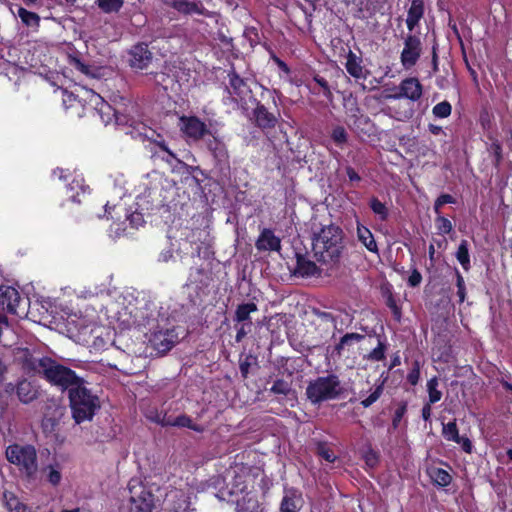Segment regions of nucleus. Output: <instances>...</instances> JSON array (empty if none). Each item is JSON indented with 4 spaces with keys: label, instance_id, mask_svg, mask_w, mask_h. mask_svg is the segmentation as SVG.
<instances>
[{
    "label": "nucleus",
    "instance_id": "nucleus-51",
    "mask_svg": "<svg viewBox=\"0 0 512 512\" xmlns=\"http://www.w3.org/2000/svg\"><path fill=\"white\" fill-rule=\"evenodd\" d=\"M407 407H408V404L406 401H400L397 404V407H396L393 417H392V426L394 429L399 427L400 422L402 421L404 415L407 412Z\"/></svg>",
    "mask_w": 512,
    "mask_h": 512
},
{
    "label": "nucleus",
    "instance_id": "nucleus-38",
    "mask_svg": "<svg viewBox=\"0 0 512 512\" xmlns=\"http://www.w3.org/2000/svg\"><path fill=\"white\" fill-rule=\"evenodd\" d=\"M387 343L385 337H378L377 346L369 352L367 359L370 361L380 362L386 358Z\"/></svg>",
    "mask_w": 512,
    "mask_h": 512
},
{
    "label": "nucleus",
    "instance_id": "nucleus-36",
    "mask_svg": "<svg viewBox=\"0 0 512 512\" xmlns=\"http://www.w3.org/2000/svg\"><path fill=\"white\" fill-rule=\"evenodd\" d=\"M490 156L492 157V165L494 168L499 169L503 161V148L499 140L495 139L487 148Z\"/></svg>",
    "mask_w": 512,
    "mask_h": 512
},
{
    "label": "nucleus",
    "instance_id": "nucleus-58",
    "mask_svg": "<svg viewBox=\"0 0 512 512\" xmlns=\"http://www.w3.org/2000/svg\"><path fill=\"white\" fill-rule=\"evenodd\" d=\"M422 281V275L417 268H413L411 274L408 277L407 284L410 287H417Z\"/></svg>",
    "mask_w": 512,
    "mask_h": 512
},
{
    "label": "nucleus",
    "instance_id": "nucleus-2",
    "mask_svg": "<svg viewBox=\"0 0 512 512\" xmlns=\"http://www.w3.org/2000/svg\"><path fill=\"white\" fill-rule=\"evenodd\" d=\"M68 399L71 415L76 424L91 421L101 407L99 397L87 388L83 378L68 391Z\"/></svg>",
    "mask_w": 512,
    "mask_h": 512
},
{
    "label": "nucleus",
    "instance_id": "nucleus-23",
    "mask_svg": "<svg viewBox=\"0 0 512 512\" xmlns=\"http://www.w3.org/2000/svg\"><path fill=\"white\" fill-rule=\"evenodd\" d=\"M306 87L313 94H322L326 99L330 101L333 99V93L327 79H325L319 73H313L312 82L306 83Z\"/></svg>",
    "mask_w": 512,
    "mask_h": 512
},
{
    "label": "nucleus",
    "instance_id": "nucleus-48",
    "mask_svg": "<svg viewBox=\"0 0 512 512\" xmlns=\"http://www.w3.org/2000/svg\"><path fill=\"white\" fill-rule=\"evenodd\" d=\"M331 139L340 148H342L348 141V134L344 127L336 126L331 132Z\"/></svg>",
    "mask_w": 512,
    "mask_h": 512
},
{
    "label": "nucleus",
    "instance_id": "nucleus-15",
    "mask_svg": "<svg viewBox=\"0 0 512 512\" xmlns=\"http://www.w3.org/2000/svg\"><path fill=\"white\" fill-rule=\"evenodd\" d=\"M190 243L193 246V255L203 259H209L213 254L212 239L209 232L196 229L191 234Z\"/></svg>",
    "mask_w": 512,
    "mask_h": 512
},
{
    "label": "nucleus",
    "instance_id": "nucleus-25",
    "mask_svg": "<svg viewBox=\"0 0 512 512\" xmlns=\"http://www.w3.org/2000/svg\"><path fill=\"white\" fill-rule=\"evenodd\" d=\"M424 1L412 0L408 10L406 25L409 31H413L424 15Z\"/></svg>",
    "mask_w": 512,
    "mask_h": 512
},
{
    "label": "nucleus",
    "instance_id": "nucleus-33",
    "mask_svg": "<svg viewBox=\"0 0 512 512\" xmlns=\"http://www.w3.org/2000/svg\"><path fill=\"white\" fill-rule=\"evenodd\" d=\"M167 424L171 427L188 428L198 433H202L204 431V427L202 425L194 423L191 417L186 414L174 417L173 422H168Z\"/></svg>",
    "mask_w": 512,
    "mask_h": 512
},
{
    "label": "nucleus",
    "instance_id": "nucleus-50",
    "mask_svg": "<svg viewBox=\"0 0 512 512\" xmlns=\"http://www.w3.org/2000/svg\"><path fill=\"white\" fill-rule=\"evenodd\" d=\"M244 37L248 40L251 47H255L261 42V34L254 26H246L244 29Z\"/></svg>",
    "mask_w": 512,
    "mask_h": 512
},
{
    "label": "nucleus",
    "instance_id": "nucleus-44",
    "mask_svg": "<svg viewBox=\"0 0 512 512\" xmlns=\"http://www.w3.org/2000/svg\"><path fill=\"white\" fill-rule=\"evenodd\" d=\"M364 338L365 336L359 333H346L335 345V351L340 355L346 345H351L353 342H360Z\"/></svg>",
    "mask_w": 512,
    "mask_h": 512
},
{
    "label": "nucleus",
    "instance_id": "nucleus-28",
    "mask_svg": "<svg viewBox=\"0 0 512 512\" xmlns=\"http://www.w3.org/2000/svg\"><path fill=\"white\" fill-rule=\"evenodd\" d=\"M171 72V67L165 65L162 71L155 72L153 75L154 82L161 86L165 91L172 89L173 86L178 82L177 76L175 74H171Z\"/></svg>",
    "mask_w": 512,
    "mask_h": 512
},
{
    "label": "nucleus",
    "instance_id": "nucleus-8",
    "mask_svg": "<svg viewBox=\"0 0 512 512\" xmlns=\"http://www.w3.org/2000/svg\"><path fill=\"white\" fill-rule=\"evenodd\" d=\"M228 84L225 91L228 94L230 102L240 105L244 108L247 105V98L254 97L249 85V79L241 77L234 68L228 71Z\"/></svg>",
    "mask_w": 512,
    "mask_h": 512
},
{
    "label": "nucleus",
    "instance_id": "nucleus-46",
    "mask_svg": "<svg viewBox=\"0 0 512 512\" xmlns=\"http://www.w3.org/2000/svg\"><path fill=\"white\" fill-rule=\"evenodd\" d=\"M452 113V105L449 101L443 100L432 108V114L435 118H448Z\"/></svg>",
    "mask_w": 512,
    "mask_h": 512
},
{
    "label": "nucleus",
    "instance_id": "nucleus-61",
    "mask_svg": "<svg viewBox=\"0 0 512 512\" xmlns=\"http://www.w3.org/2000/svg\"><path fill=\"white\" fill-rule=\"evenodd\" d=\"M240 324H241V326L239 328H237L236 335H235V341L238 343L241 342L251 330L250 329L251 327H249V324H247V323H240Z\"/></svg>",
    "mask_w": 512,
    "mask_h": 512
},
{
    "label": "nucleus",
    "instance_id": "nucleus-4",
    "mask_svg": "<svg viewBox=\"0 0 512 512\" xmlns=\"http://www.w3.org/2000/svg\"><path fill=\"white\" fill-rule=\"evenodd\" d=\"M341 394V381L339 376L333 373L317 377L306 387V396L313 404L337 399Z\"/></svg>",
    "mask_w": 512,
    "mask_h": 512
},
{
    "label": "nucleus",
    "instance_id": "nucleus-22",
    "mask_svg": "<svg viewBox=\"0 0 512 512\" xmlns=\"http://www.w3.org/2000/svg\"><path fill=\"white\" fill-rule=\"evenodd\" d=\"M149 342L159 353H166L174 346L172 332L170 330L156 331L151 334Z\"/></svg>",
    "mask_w": 512,
    "mask_h": 512
},
{
    "label": "nucleus",
    "instance_id": "nucleus-24",
    "mask_svg": "<svg viewBox=\"0 0 512 512\" xmlns=\"http://www.w3.org/2000/svg\"><path fill=\"white\" fill-rule=\"evenodd\" d=\"M427 475L432 484L439 488L449 486L453 480L452 475L447 470L435 466L427 468Z\"/></svg>",
    "mask_w": 512,
    "mask_h": 512
},
{
    "label": "nucleus",
    "instance_id": "nucleus-21",
    "mask_svg": "<svg viewBox=\"0 0 512 512\" xmlns=\"http://www.w3.org/2000/svg\"><path fill=\"white\" fill-rule=\"evenodd\" d=\"M320 273L321 270L314 261L308 259L305 254L296 253V267L294 269L296 276L311 277Z\"/></svg>",
    "mask_w": 512,
    "mask_h": 512
},
{
    "label": "nucleus",
    "instance_id": "nucleus-14",
    "mask_svg": "<svg viewBox=\"0 0 512 512\" xmlns=\"http://www.w3.org/2000/svg\"><path fill=\"white\" fill-rule=\"evenodd\" d=\"M128 62L132 69L144 70L153 59V53L150 51L148 44L144 42L136 43L128 51Z\"/></svg>",
    "mask_w": 512,
    "mask_h": 512
},
{
    "label": "nucleus",
    "instance_id": "nucleus-54",
    "mask_svg": "<svg viewBox=\"0 0 512 512\" xmlns=\"http://www.w3.org/2000/svg\"><path fill=\"white\" fill-rule=\"evenodd\" d=\"M456 275V286H457V295L459 297V303H463L466 299V286L465 281L462 274L459 272L457 268H455Z\"/></svg>",
    "mask_w": 512,
    "mask_h": 512
},
{
    "label": "nucleus",
    "instance_id": "nucleus-9",
    "mask_svg": "<svg viewBox=\"0 0 512 512\" xmlns=\"http://www.w3.org/2000/svg\"><path fill=\"white\" fill-rule=\"evenodd\" d=\"M26 300L17 288L10 285L0 286V312L21 316L26 314Z\"/></svg>",
    "mask_w": 512,
    "mask_h": 512
},
{
    "label": "nucleus",
    "instance_id": "nucleus-59",
    "mask_svg": "<svg viewBox=\"0 0 512 512\" xmlns=\"http://www.w3.org/2000/svg\"><path fill=\"white\" fill-rule=\"evenodd\" d=\"M454 442L459 444L465 453H467V454L472 453L473 445H472L471 440L467 436L459 435L458 441H454Z\"/></svg>",
    "mask_w": 512,
    "mask_h": 512
},
{
    "label": "nucleus",
    "instance_id": "nucleus-20",
    "mask_svg": "<svg viewBox=\"0 0 512 512\" xmlns=\"http://www.w3.org/2000/svg\"><path fill=\"white\" fill-rule=\"evenodd\" d=\"M259 251H276L281 250V239L276 236L273 230L264 228L255 243Z\"/></svg>",
    "mask_w": 512,
    "mask_h": 512
},
{
    "label": "nucleus",
    "instance_id": "nucleus-19",
    "mask_svg": "<svg viewBox=\"0 0 512 512\" xmlns=\"http://www.w3.org/2000/svg\"><path fill=\"white\" fill-rule=\"evenodd\" d=\"M16 395L21 403L30 404L39 397V386L22 378L16 383Z\"/></svg>",
    "mask_w": 512,
    "mask_h": 512
},
{
    "label": "nucleus",
    "instance_id": "nucleus-41",
    "mask_svg": "<svg viewBox=\"0 0 512 512\" xmlns=\"http://www.w3.org/2000/svg\"><path fill=\"white\" fill-rule=\"evenodd\" d=\"M369 207L381 221H386L389 217V210L385 203L381 202L377 197H371Z\"/></svg>",
    "mask_w": 512,
    "mask_h": 512
},
{
    "label": "nucleus",
    "instance_id": "nucleus-45",
    "mask_svg": "<svg viewBox=\"0 0 512 512\" xmlns=\"http://www.w3.org/2000/svg\"><path fill=\"white\" fill-rule=\"evenodd\" d=\"M442 435L448 441H458L459 430L455 419L446 424L443 423Z\"/></svg>",
    "mask_w": 512,
    "mask_h": 512
},
{
    "label": "nucleus",
    "instance_id": "nucleus-29",
    "mask_svg": "<svg viewBox=\"0 0 512 512\" xmlns=\"http://www.w3.org/2000/svg\"><path fill=\"white\" fill-rule=\"evenodd\" d=\"M357 237L368 251L378 254V246L371 230L359 222L357 224Z\"/></svg>",
    "mask_w": 512,
    "mask_h": 512
},
{
    "label": "nucleus",
    "instance_id": "nucleus-55",
    "mask_svg": "<svg viewBox=\"0 0 512 512\" xmlns=\"http://www.w3.org/2000/svg\"><path fill=\"white\" fill-rule=\"evenodd\" d=\"M270 391L278 395H287L290 391V386L285 380L277 379L274 381Z\"/></svg>",
    "mask_w": 512,
    "mask_h": 512
},
{
    "label": "nucleus",
    "instance_id": "nucleus-27",
    "mask_svg": "<svg viewBox=\"0 0 512 512\" xmlns=\"http://www.w3.org/2000/svg\"><path fill=\"white\" fill-rule=\"evenodd\" d=\"M345 68L349 75H351L353 78H365V75L363 73L362 59L351 50H349V52L346 55Z\"/></svg>",
    "mask_w": 512,
    "mask_h": 512
},
{
    "label": "nucleus",
    "instance_id": "nucleus-1",
    "mask_svg": "<svg viewBox=\"0 0 512 512\" xmlns=\"http://www.w3.org/2000/svg\"><path fill=\"white\" fill-rule=\"evenodd\" d=\"M343 230L334 224L323 226L312 237L313 255L319 263H337L344 250Z\"/></svg>",
    "mask_w": 512,
    "mask_h": 512
},
{
    "label": "nucleus",
    "instance_id": "nucleus-39",
    "mask_svg": "<svg viewBox=\"0 0 512 512\" xmlns=\"http://www.w3.org/2000/svg\"><path fill=\"white\" fill-rule=\"evenodd\" d=\"M439 379L437 376H433L427 381V392H428V403L435 404L442 398V392L438 390Z\"/></svg>",
    "mask_w": 512,
    "mask_h": 512
},
{
    "label": "nucleus",
    "instance_id": "nucleus-47",
    "mask_svg": "<svg viewBox=\"0 0 512 512\" xmlns=\"http://www.w3.org/2000/svg\"><path fill=\"white\" fill-rule=\"evenodd\" d=\"M435 226L438 234L447 235L450 234L453 230L452 222L444 217L443 215L436 216L435 218Z\"/></svg>",
    "mask_w": 512,
    "mask_h": 512
},
{
    "label": "nucleus",
    "instance_id": "nucleus-31",
    "mask_svg": "<svg viewBox=\"0 0 512 512\" xmlns=\"http://www.w3.org/2000/svg\"><path fill=\"white\" fill-rule=\"evenodd\" d=\"M43 473L45 475V480L53 487H57L62 481L61 466L57 462L45 466L43 468Z\"/></svg>",
    "mask_w": 512,
    "mask_h": 512
},
{
    "label": "nucleus",
    "instance_id": "nucleus-53",
    "mask_svg": "<svg viewBox=\"0 0 512 512\" xmlns=\"http://www.w3.org/2000/svg\"><path fill=\"white\" fill-rule=\"evenodd\" d=\"M386 305L387 307L391 310L392 314H393V318L397 321V322H400L401 319H402V309L401 307L397 304V301L395 299V297L393 296L392 293H390L387 298H386Z\"/></svg>",
    "mask_w": 512,
    "mask_h": 512
},
{
    "label": "nucleus",
    "instance_id": "nucleus-35",
    "mask_svg": "<svg viewBox=\"0 0 512 512\" xmlns=\"http://www.w3.org/2000/svg\"><path fill=\"white\" fill-rule=\"evenodd\" d=\"M468 246L467 240H461L456 251V258L465 271H468L471 267Z\"/></svg>",
    "mask_w": 512,
    "mask_h": 512
},
{
    "label": "nucleus",
    "instance_id": "nucleus-40",
    "mask_svg": "<svg viewBox=\"0 0 512 512\" xmlns=\"http://www.w3.org/2000/svg\"><path fill=\"white\" fill-rule=\"evenodd\" d=\"M4 500L10 512H26L27 506L14 493H4Z\"/></svg>",
    "mask_w": 512,
    "mask_h": 512
},
{
    "label": "nucleus",
    "instance_id": "nucleus-37",
    "mask_svg": "<svg viewBox=\"0 0 512 512\" xmlns=\"http://www.w3.org/2000/svg\"><path fill=\"white\" fill-rule=\"evenodd\" d=\"M97 7L106 14L118 13L123 5L124 0H96Z\"/></svg>",
    "mask_w": 512,
    "mask_h": 512
},
{
    "label": "nucleus",
    "instance_id": "nucleus-63",
    "mask_svg": "<svg viewBox=\"0 0 512 512\" xmlns=\"http://www.w3.org/2000/svg\"><path fill=\"white\" fill-rule=\"evenodd\" d=\"M345 170H346V174L349 178V181L351 183H355V182L358 183L361 181L360 175L357 173V171L353 167L347 166Z\"/></svg>",
    "mask_w": 512,
    "mask_h": 512
},
{
    "label": "nucleus",
    "instance_id": "nucleus-60",
    "mask_svg": "<svg viewBox=\"0 0 512 512\" xmlns=\"http://www.w3.org/2000/svg\"><path fill=\"white\" fill-rule=\"evenodd\" d=\"M270 57L282 72H284L287 75L290 74V67L286 64V62L280 59L273 51H270Z\"/></svg>",
    "mask_w": 512,
    "mask_h": 512
},
{
    "label": "nucleus",
    "instance_id": "nucleus-6",
    "mask_svg": "<svg viewBox=\"0 0 512 512\" xmlns=\"http://www.w3.org/2000/svg\"><path fill=\"white\" fill-rule=\"evenodd\" d=\"M274 110H270L265 104L260 102L257 98L251 97V102L255 105L252 110V121L255 127L259 128L262 132L268 134L271 130L275 129L279 124L281 118L275 98H272Z\"/></svg>",
    "mask_w": 512,
    "mask_h": 512
},
{
    "label": "nucleus",
    "instance_id": "nucleus-64",
    "mask_svg": "<svg viewBox=\"0 0 512 512\" xmlns=\"http://www.w3.org/2000/svg\"><path fill=\"white\" fill-rule=\"evenodd\" d=\"M75 101H77V97L73 93H70L67 90L63 91V104L66 107L72 106Z\"/></svg>",
    "mask_w": 512,
    "mask_h": 512
},
{
    "label": "nucleus",
    "instance_id": "nucleus-32",
    "mask_svg": "<svg viewBox=\"0 0 512 512\" xmlns=\"http://www.w3.org/2000/svg\"><path fill=\"white\" fill-rule=\"evenodd\" d=\"M388 379V376H384V373L381 374L380 378L375 385V389L371 392V394L365 399L361 400V405L364 408H368L373 405L383 394L385 383Z\"/></svg>",
    "mask_w": 512,
    "mask_h": 512
},
{
    "label": "nucleus",
    "instance_id": "nucleus-7",
    "mask_svg": "<svg viewBox=\"0 0 512 512\" xmlns=\"http://www.w3.org/2000/svg\"><path fill=\"white\" fill-rule=\"evenodd\" d=\"M49 359V356L41 355L40 352L29 348H19L15 354V360L21 370L32 377L41 378Z\"/></svg>",
    "mask_w": 512,
    "mask_h": 512
},
{
    "label": "nucleus",
    "instance_id": "nucleus-49",
    "mask_svg": "<svg viewBox=\"0 0 512 512\" xmlns=\"http://www.w3.org/2000/svg\"><path fill=\"white\" fill-rule=\"evenodd\" d=\"M421 363L419 360H414L412 366L406 376L407 382L411 386H416L420 380Z\"/></svg>",
    "mask_w": 512,
    "mask_h": 512
},
{
    "label": "nucleus",
    "instance_id": "nucleus-30",
    "mask_svg": "<svg viewBox=\"0 0 512 512\" xmlns=\"http://www.w3.org/2000/svg\"><path fill=\"white\" fill-rule=\"evenodd\" d=\"M301 500V495H297L296 489H290L285 492L282 498L280 511L281 512H298L299 508L297 502Z\"/></svg>",
    "mask_w": 512,
    "mask_h": 512
},
{
    "label": "nucleus",
    "instance_id": "nucleus-10",
    "mask_svg": "<svg viewBox=\"0 0 512 512\" xmlns=\"http://www.w3.org/2000/svg\"><path fill=\"white\" fill-rule=\"evenodd\" d=\"M422 53V43L420 37L409 34L404 39V47L400 55L401 64L405 69H410L416 65Z\"/></svg>",
    "mask_w": 512,
    "mask_h": 512
},
{
    "label": "nucleus",
    "instance_id": "nucleus-62",
    "mask_svg": "<svg viewBox=\"0 0 512 512\" xmlns=\"http://www.w3.org/2000/svg\"><path fill=\"white\" fill-rule=\"evenodd\" d=\"M251 358H252L251 356H247L244 360H241L239 363V369H240V372H241V375L243 378H247V376L249 374V369L251 366V361H250Z\"/></svg>",
    "mask_w": 512,
    "mask_h": 512
},
{
    "label": "nucleus",
    "instance_id": "nucleus-16",
    "mask_svg": "<svg viewBox=\"0 0 512 512\" xmlns=\"http://www.w3.org/2000/svg\"><path fill=\"white\" fill-rule=\"evenodd\" d=\"M206 145L215 160L216 166L220 170H229L230 155L226 144L220 138L213 136L212 139L206 141Z\"/></svg>",
    "mask_w": 512,
    "mask_h": 512
},
{
    "label": "nucleus",
    "instance_id": "nucleus-13",
    "mask_svg": "<svg viewBox=\"0 0 512 512\" xmlns=\"http://www.w3.org/2000/svg\"><path fill=\"white\" fill-rule=\"evenodd\" d=\"M130 502L137 512H152L154 495L144 485L130 486Z\"/></svg>",
    "mask_w": 512,
    "mask_h": 512
},
{
    "label": "nucleus",
    "instance_id": "nucleus-43",
    "mask_svg": "<svg viewBox=\"0 0 512 512\" xmlns=\"http://www.w3.org/2000/svg\"><path fill=\"white\" fill-rule=\"evenodd\" d=\"M316 454L329 463H334L337 459V456L334 454L333 450L329 447V444L325 441H317L316 442Z\"/></svg>",
    "mask_w": 512,
    "mask_h": 512
},
{
    "label": "nucleus",
    "instance_id": "nucleus-56",
    "mask_svg": "<svg viewBox=\"0 0 512 512\" xmlns=\"http://www.w3.org/2000/svg\"><path fill=\"white\" fill-rule=\"evenodd\" d=\"M363 459L367 466L373 468L379 463V454L373 448L369 447L363 455Z\"/></svg>",
    "mask_w": 512,
    "mask_h": 512
},
{
    "label": "nucleus",
    "instance_id": "nucleus-5",
    "mask_svg": "<svg viewBox=\"0 0 512 512\" xmlns=\"http://www.w3.org/2000/svg\"><path fill=\"white\" fill-rule=\"evenodd\" d=\"M41 379L64 392L69 391L73 386L77 385L82 377L78 376L71 368L50 357Z\"/></svg>",
    "mask_w": 512,
    "mask_h": 512
},
{
    "label": "nucleus",
    "instance_id": "nucleus-26",
    "mask_svg": "<svg viewBox=\"0 0 512 512\" xmlns=\"http://www.w3.org/2000/svg\"><path fill=\"white\" fill-rule=\"evenodd\" d=\"M258 306L254 302L241 303L237 306L233 321L236 323H247L252 326L251 313L257 312Z\"/></svg>",
    "mask_w": 512,
    "mask_h": 512
},
{
    "label": "nucleus",
    "instance_id": "nucleus-17",
    "mask_svg": "<svg viewBox=\"0 0 512 512\" xmlns=\"http://www.w3.org/2000/svg\"><path fill=\"white\" fill-rule=\"evenodd\" d=\"M99 102L96 103V111L99 114L101 121L105 124H111L114 122L117 125H127L129 123V119L123 113H120L114 107H112L109 103L104 101L101 97H99Z\"/></svg>",
    "mask_w": 512,
    "mask_h": 512
},
{
    "label": "nucleus",
    "instance_id": "nucleus-11",
    "mask_svg": "<svg viewBox=\"0 0 512 512\" xmlns=\"http://www.w3.org/2000/svg\"><path fill=\"white\" fill-rule=\"evenodd\" d=\"M180 129L187 138L193 141L202 140L206 135H210L211 132L208 129L205 122H203L197 116H181L180 117Z\"/></svg>",
    "mask_w": 512,
    "mask_h": 512
},
{
    "label": "nucleus",
    "instance_id": "nucleus-57",
    "mask_svg": "<svg viewBox=\"0 0 512 512\" xmlns=\"http://www.w3.org/2000/svg\"><path fill=\"white\" fill-rule=\"evenodd\" d=\"M127 220L129 221V224L133 228H138L141 226L145 221L143 214L140 212H133L127 216Z\"/></svg>",
    "mask_w": 512,
    "mask_h": 512
},
{
    "label": "nucleus",
    "instance_id": "nucleus-18",
    "mask_svg": "<svg viewBox=\"0 0 512 512\" xmlns=\"http://www.w3.org/2000/svg\"><path fill=\"white\" fill-rule=\"evenodd\" d=\"M166 4L184 15L197 14L209 16V11L203 6L201 1L166 0Z\"/></svg>",
    "mask_w": 512,
    "mask_h": 512
},
{
    "label": "nucleus",
    "instance_id": "nucleus-52",
    "mask_svg": "<svg viewBox=\"0 0 512 512\" xmlns=\"http://www.w3.org/2000/svg\"><path fill=\"white\" fill-rule=\"evenodd\" d=\"M69 63L74 69L82 74L86 76H93L92 67L89 64L84 63L80 58L70 57Z\"/></svg>",
    "mask_w": 512,
    "mask_h": 512
},
{
    "label": "nucleus",
    "instance_id": "nucleus-42",
    "mask_svg": "<svg viewBox=\"0 0 512 512\" xmlns=\"http://www.w3.org/2000/svg\"><path fill=\"white\" fill-rule=\"evenodd\" d=\"M352 127L358 134L370 135L372 123L368 116L359 115L355 117Z\"/></svg>",
    "mask_w": 512,
    "mask_h": 512
},
{
    "label": "nucleus",
    "instance_id": "nucleus-12",
    "mask_svg": "<svg viewBox=\"0 0 512 512\" xmlns=\"http://www.w3.org/2000/svg\"><path fill=\"white\" fill-rule=\"evenodd\" d=\"M398 90L399 91L395 94L386 95L385 99L406 98L412 102H416L423 94V86L416 77H407L403 79L398 86Z\"/></svg>",
    "mask_w": 512,
    "mask_h": 512
},
{
    "label": "nucleus",
    "instance_id": "nucleus-3",
    "mask_svg": "<svg viewBox=\"0 0 512 512\" xmlns=\"http://www.w3.org/2000/svg\"><path fill=\"white\" fill-rule=\"evenodd\" d=\"M7 461L14 465L27 482L37 479L39 470L37 450L32 444L13 443L6 447Z\"/></svg>",
    "mask_w": 512,
    "mask_h": 512
},
{
    "label": "nucleus",
    "instance_id": "nucleus-34",
    "mask_svg": "<svg viewBox=\"0 0 512 512\" xmlns=\"http://www.w3.org/2000/svg\"><path fill=\"white\" fill-rule=\"evenodd\" d=\"M17 14L25 26L33 28H38L40 26L41 19L37 13L29 11L23 7H19Z\"/></svg>",
    "mask_w": 512,
    "mask_h": 512
}]
</instances>
